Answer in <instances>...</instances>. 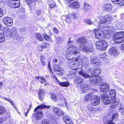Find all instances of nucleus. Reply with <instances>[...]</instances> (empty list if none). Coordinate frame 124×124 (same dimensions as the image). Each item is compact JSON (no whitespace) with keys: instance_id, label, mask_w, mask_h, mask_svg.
Returning a JSON list of instances; mask_svg holds the SVG:
<instances>
[{"instance_id":"5fc2aeb1","label":"nucleus","mask_w":124,"mask_h":124,"mask_svg":"<svg viewBox=\"0 0 124 124\" xmlns=\"http://www.w3.org/2000/svg\"><path fill=\"white\" fill-rule=\"evenodd\" d=\"M45 60V58L44 56H41L40 57V60L41 62H44Z\"/></svg>"},{"instance_id":"58836bf2","label":"nucleus","mask_w":124,"mask_h":124,"mask_svg":"<svg viewBox=\"0 0 124 124\" xmlns=\"http://www.w3.org/2000/svg\"><path fill=\"white\" fill-rule=\"evenodd\" d=\"M36 36L37 38L39 41H42L43 40V38L40 34L38 33H37Z\"/></svg>"},{"instance_id":"9b49d317","label":"nucleus","mask_w":124,"mask_h":124,"mask_svg":"<svg viewBox=\"0 0 124 124\" xmlns=\"http://www.w3.org/2000/svg\"><path fill=\"white\" fill-rule=\"evenodd\" d=\"M95 33V37L101 40L104 37L103 31L99 29H95L93 31Z\"/></svg>"},{"instance_id":"412c9836","label":"nucleus","mask_w":124,"mask_h":124,"mask_svg":"<svg viewBox=\"0 0 124 124\" xmlns=\"http://www.w3.org/2000/svg\"><path fill=\"white\" fill-rule=\"evenodd\" d=\"M38 93L39 99L41 101L42 100L44 99V95L45 94L44 90L42 89H39Z\"/></svg>"},{"instance_id":"4468645a","label":"nucleus","mask_w":124,"mask_h":124,"mask_svg":"<svg viewBox=\"0 0 124 124\" xmlns=\"http://www.w3.org/2000/svg\"><path fill=\"white\" fill-rule=\"evenodd\" d=\"M99 88L101 92L106 93L108 91L109 87L108 84L103 83L100 85Z\"/></svg>"},{"instance_id":"72a5a7b5","label":"nucleus","mask_w":124,"mask_h":124,"mask_svg":"<svg viewBox=\"0 0 124 124\" xmlns=\"http://www.w3.org/2000/svg\"><path fill=\"white\" fill-rule=\"evenodd\" d=\"M51 97L53 100L54 102H56L58 101V98L56 95L54 93L51 94Z\"/></svg>"},{"instance_id":"cd10ccee","label":"nucleus","mask_w":124,"mask_h":124,"mask_svg":"<svg viewBox=\"0 0 124 124\" xmlns=\"http://www.w3.org/2000/svg\"><path fill=\"white\" fill-rule=\"evenodd\" d=\"M62 69L58 64H55L53 68V71L54 72H61Z\"/></svg>"},{"instance_id":"69168bd1","label":"nucleus","mask_w":124,"mask_h":124,"mask_svg":"<svg viewBox=\"0 0 124 124\" xmlns=\"http://www.w3.org/2000/svg\"><path fill=\"white\" fill-rule=\"evenodd\" d=\"M66 123L67 124H73V123L72 121L70 120L68 121V122H66Z\"/></svg>"},{"instance_id":"13d9d810","label":"nucleus","mask_w":124,"mask_h":124,"mask_svg":"<svg viewBox=\"0 0 124 124\" xmlns=\"http://www.w3.org/2000/svg\"><path fill=\"white\" fill-rule=\"evenodd\" d=\"M3 12L2 10L0 8V17H1L3 15Z\"/></svg>"},{"instance_id":"c85d7f7f","label":"nucleus","mask_w":124,"mask_h":124,"mask_svg":"<svg viewBox=\"0 0 124 124\" xmlns=\"http://www.w3.org/2000/svg\"><path fill=\"white\" fill-rule=\"evenodd\" d=\"M58 82L61 86L66 87L68 86L70 84L68 81L61 82L59 80H58Z\"/></svg>"},{"instance_id":"0e129e2a","label":"nucleus","mask_w":124,"mask_h":124,"mask_svg":"<svg viewBox=\"0 0 124 124\" xmlns=\"http://www.w3.org/2000/svg\"><path fill=\"white\" fill-rule=\"evenodd\" d=\"M43 47H42V46H39L38 47L39 50V51H42L43 50Z\"/></svg>"},{"instance_id":"6e6552de","label":"nucleus","mask_w":124,"mask_h":124,"mask_svg":"<svg viewBox=\"0 0 124 124\" xmlns=\"http://www.w3.org/2000/svg\"><path fill=\"white\" fill-rule=\"evenodd\" d=\"M89 81L93 85H96L101 82V78L99 76H91L89 78Z\"/></svg>"},{"instance_id":"4c0bfd02","label":"nucleus","mask_w":124,"mask_h":124,"mask_svg":"<svg viewBox=\"0 0 124 124\" xmlns=\"http://www.w3.org/2000/svg\"><path fill=\"white\" fill-rule=\"evenodd\" d=\"M5 40L4 34L2 33H0V43L3 42Z\"/></svg>"},{"instance_id":"c03bdc74","label":"nucleus","mask_w":124,"mask_h":124,"mask_svg":"<svg viewBox=\"0 0 124 124\" xmlns=\"http://www.w3.org/2000/svg\"><path fill=\"white\" fill-rule=\"evenodd\" d=\"M90 8L91 6L87 2H85L84 3V8L85 9H89Z\"/></svg>"},{"instance_id":"864d4df0","label":"nucleus","mask_w":124,"mask_h":124,"mask_svg":"<svg viewBox=\"0 0 124 124\" xmlns=\"http://www.w3.org/2000/svg\"><path fill=\"white\" fill-rule=\"evenodd\" d=\"M85 22L88 24H92V22L90 20L87 19L86 20Z\"/></svg>"},{"instance_id":"052dcab7","label":"nucleus","mask_w":124,"mask_h":124,"mask_svg":"<svg viewBox=\"0 0 124 124\" xmlns=\"http://www.w3.org/2000/svg\"><path fill=\"white\" fill-rule=\"evenodd\" d=\"M48 69H49L50 71L51 72V67H50V62H48Z\"/></svg>"},{"instance_id":"c756f323","label":"nucleus","mask_w":124,"mask_h":124,"mask_svg":"<svg viewBox=\"0 0 124 124\" xmlns=\"http://www.w3.org/2000/svg\"><path fill=\"white\" fill-rule=\"evenodd\" d=\"M94 96L92 93L87 94L84 97L85 101H87L90 99L92 98Z\"/></svg>"},{"instance_id":"ddd939ff","label":"nucleus","mask_w":124,"mask_h":124,"mask_svg":"<svg viewBox=\"0 0 124 124\" xmlns=\"http://www.w3.org/2000/svg\"><path fill=\"white\" fill-rule=\"evenodd\" d=\"M74 83L78 87H80L83 84V80L81 77H77L74 79Z\"/></svg>"},{"instance_id":"8fccbe9b","label":"nucleus","mask_w":124,"mask_h":124,"mask_svg":"<svg viewBox=\"0 0 124 124\" xmlns=\"http://www.w3.org/2000/svg\"><path fill=\"white\" fill-rule=\"evenodd\" d=\"M49 44L48 43H46L44 42L43 43V45H42V47L43 48H46L48 46Z\"/></svg>"},{"instance_id":"aec40b11","label":"nucleus","mask_w":124,"mask_h":124,"mask_svg":"<svg viewBox=\"0 0 124 124\" xmlns=\"http://www.w3.org/2000/svg\"><path fill=\"white\" fill-rule=\"evenodd\" d=\"M78 17L77 15L75 14H72L70 15L66 16L65 18V21L67 23H69L71 21L70 17L74 19H76Z\"/></svg>"},{"instance_id":"20e7f679","label":"nucleus","mask_w":124,"mask_h":124,"mask_svg":"<svg viewBox=\"0 0 124 124\" xmlns=\"http://www.w3.org/2000/svg\"><path fill=\"white\" fill-rule=\"evenodd\" d=\"M109 94L112 98V104L111 107L114 108L119 104V101L118 99L115 98L116 95L115 90L114 89L111 90L109 92Z\"/></svg>"},{"instance_id":"e2e57ef3","label":"nucleus","mask_w":124,"mask_h":124,"mask_svg":"<svg viewBox=\"0 0 124 124\" xmlns=\"http://www.w3.org/2000/svg\"><path fill=\"white\" fill-rule=\"evenodd\" d=\"M41 124H49V123L47 122H46L44 120H43Z\"/></svg>"},{"instance_id":"f8f14e48","label":"nucleus","mask_w":124,"mask_h":124,"mask_svg":"<svg viewBox=\"0 0 124 124\" xmlns=\"http://www.w3.org/2000/svg\"><path fill=\"white\" fill-rule=\"evenodd\" d=\"M8 5L10 7L15 8L19 7L20 5L19 0H8Z\"/></svg>"},{"instance_id":"b1692460","label":"nucleus","mask_w":124,"mask_h":124,"mask_svg":"<svg viewBox=\"0 0 124 124\" xmlns=\"http://www.w3.org/2000/svg\"><path fill=\"white\" fill-rule=\"evenodd\" d=\"M112 8L111 4L109 3L105 4L104 6V10L107 11H111Z\"/></svg>"},{"instance_id":"473e14b6","label":"nucleus","mask_w":124,"mask_h":124,"mask_svg":"<svg viewBox=\"0 0 124 124\" xmlns=\"http://www.w3.org/2000/svg\"><path fill=\"white\" fill-rule=\"evenodd\" d=\"M3 98L5 100L9 102L11 104V105H12V106L15 109H16V108L15 106V104H14L13 103V102L12 100L10 99H8L6 97H4Z\"/></svg>"},{"instance_id":"423d86ee","label":"nucleus","mask_w":124,"mask_h":124,"mask_svg":"<svg viewBox=\"0 0 124 124\" xmlns=\"http://www.w3.org/2000/svg\"><path fill=\"white\" fill-rule=\"evenodd\" d=\"M8 35L9 36L15 37V39L18 40H19L21 37L17 33V29L14 27H13L7 30Z\"/></svg>"},{"instance_id":"79ce46f5","label":"nucleus","mask_w":124,"mask_h":124,"mask_svg":"<svg viewBox=\"0 0 124 124\" xmlns=\"http://www.w3.org/2000/svg\"><path fill=\"white\" fill-rule=\"evenodd\" d=\"M76 73L73 72H70V73L69 75V77L70 78H73L76 76Z\"/></svg>"},{"instance_id":"680f3d73","label":"nucleus","mask_w":124,"mask_h":124,"mask_svg":"<svg viewBox=\"0 0 124 124\" xmlns=\"http://www.w3.org/2000/svg\"><path fill=\"white\" fill-rule=\"evenodd\" d=\"M37 13L38 15H39L41 14V11L40 10H39L37 11Z\"/></svg>"},{"instance_id":"2eb2a0df","label":"nucleus","mask_w":124,"mask_h":124,"mask_svg":"<svg viewBox=\"0 0 124 124\" xmlns=\"http://www.w3.org/2000/svg\"><path fill=\"white\" fill-rule=\"evenodd\" d=\"M101 99L103 103L105 104H108L111 102L112 103L110 98L106 94L103 95L101 96Z\"/></svg>"},{"instance_id":"9d476101","label":"nucleus","mask_w":124,"mask_h":124,"mask_svg":"<svg viewBox=\"0 0 124 124\" xmlns=\"http://www.w3.org/2000/svg\"><path fill=\"white\" fill-rule=\"evenodd\" d=\"M112 19L111 17L108 15L102 16L99 19V23L107 24L109 23Z\"/></svg>"},{"instance_id":"a878e982","label":"nucleus","mask_w":124,"mask_h":124,"mask_svg":"<svg viewBox=\"0 0 124 124\" xmlns=\"http://www.w3.org/2000/svg\"><path fill=\"white\" fill-rule=\"evenodd\" d=\"M79 3L77 1H74L71 3L70 4V5L71 6V7L73 8H77L79 6Z\"/></svg>"},{"instance_id":"1a4fd4ad","label":"nucleus","mask_w":124,"mask_h":124,"mask_svg":"<svg viewBox=\"0 0 124 124\" xmlns=\"http://www.w3.org/2000/svg\"><path fill=\"white\" fill-rule=\"evenodd\" d=\"M96 48L101 50H105L108 46L107 42L104 40H100L97 41L95 44Z\"/></svg>"},{"instance_id":"4d7b16f0","label":"nucleus","mask_w":124,"mask_h":124,"mask_svg":"<svg viewBox=\"0 0 124 124\" xmlns=\"http://www.w3.org/2000/svg\"><path fill=\"white\" fill-rule=\"evenodd\" d=\"M31 108V107H29V109H27V112L26 113L24 112V114H25V116H27V114L29 113V111L30 110Z\"/></svg>"},{"instance_id":"f704fd0d","label":"nucleus","mask_w":124,"mask_h":124,"mask_svg":"<svg viewBox=\"0 0 124 124\" xmlns=\"http://www.w3.org/2000/svg\"><path fill=\"white\" fill-rule=\"evenodd\" d=\"M48 4L50 5V8H52L55 6V4L54 1L51 0H48Z\"/></svg>"},{"instance_id":"ea45409f","label":"nucleus","mask_w":124,"mask_h":124,"mask_svg":"<svg viewBox=\"0 0 124 124\" xmlns=\"http://www.w3.org/2000/svg\"><path fill=\"white\" fill-rule=\"evenodd\" d=\"M63 120L66 123V122L69 121L70 119V117L68 115L64 116L63 117Z\"/></svg>"},{"instance_id":"338daca9","label":"nucleus","mask_w":124,"mask_h":124,"mask_svg":"<svg viewBox=\"0 0 124 124\" xmlns=\"http://www.w3.org/2000/svg\"><path fill=\"white\" fill-rule=\"evenodd\" d=\"M120 48L121 50L124 51V44L122 45Z\"/></svg>"},{"instance_id":"f3484780","label":"nucleus","mask_w":124,"mask_h":124,"mask_svg":"<svg viewBox=\"0 0 124 124\" xmlns=\"http://www.w3.org/2000/svg\"><path fill=\"white\" fill-rule=\"evenodd\" d=\"M112 27L109 26L105 27H104L103 32L104 35H109V36L111 35L113 32L112 30Z\"/></svg>"},{"instance_id":"bf43d9fd","label":"nucleus","mask_w":124,"mask_h":124,"mask_svg":"<svg viewBox=\"0 0 124 124\" xmlns=\"http://www.w3.org/2000/svg\"><path fill=\"white\" fill-rule=\"evenodd\" d=\"M25 30V28L23 27H22L19 29V31L20 32H23Z\"/></svg>"},{"instance_id":"bb28decb","label":"nucleus","mask_w":124,"mask_h":124,"mask_svg":"<svg viewBox=\"0 0 124 124\" xmlns=\"http://www.w3.org/2000/svg\"><path fill=\"white\" fill-rule=\"evenodd\" d=\"M79 88L82 89L83 92L85 93L87 92L89 89V87L87 85H84L83 84Z\"/></svg>"},{"instance_id":"0eeeda50","label":"nucleus","mask_w":124,"mask_h":124,"mask_svg":"<svg viewBox=\"0 0 124 124\" xmlns=\"http://www.w3.org/2000/svg\"><path fill=\"white\" fill-rule=\"evenodd\" d=\"M109 118L106 119V124H118V114L116 113L114 114L112 117L110 116H108L106 118Z\"/></svg>"},{"instance_id":"de8ad7c7","label":"nucleus","mask_w":124,"mask_h":124,"mask_svg":"<svg viewBox=\"0 0 124 124\" xmlns=\"http://www.w3.org/2000/svg\"><path fill=\"white\" fill-rule=\"evenodd\" d=\"M38 81L41 82L42 83H43L46 82L45 78L44 77L42 76H41V79L40 80H39Z\"/></svg>"},{"instance_id":"4be33fe9","label":"nucleus","mask_w":124,"mask_h":124,"mask_svg":"<svg viewBox=\"0 0 124 124\" xmlns=\"http://www.w3.org/2000/svg\"><path fill=\"white\" fill-rule=\"evenodd\" d=\"M79 74L82 76L84 78H89L90 75H89L88 73V72L87 71L86 69L84 71H82L81 72H79Z\"/></svg>"},{"instance_id":"5701e85b","label":"nucleus","mask_w":124,"mask_h":124,"mask_svg":"<svg viewBox=\"0 0 124 124\" xmlns=\"http://www.w3.org/2000/svg\"><path fill=\"white\" fill-rule=\"evenodd\" d=\"M91 63L94 64L99 63L100 62V60H99L95 56L91 57Z\"/></svg>"},{"instance_id":"a211bd4d","label":"nucleus","mask_w":124,"mask_h":124,"mask_svg":"<svg viewBox=\"0 0 124 124\" xmlns=\"http://www.w3.org/2000/svg\"><path fill=\"white\" fill-rule=\"evenodd\" d=\"M108 52L110 54L113 55L115 56H117L119 54V52L116 49L115 47L110 48Z\"/></svg>"},{"instance_id":"7ed1b4c3","label":"nucleus","mask_w":124,"mask_h":124,"mask_svg":"<svg viewBox=\"0 0 124 124\" xmlns=\"http://www.w3.org/2000/svg\"><path fill=\"white\" fill-rule=\"evenodd\" d=\"M50 106H47L43 104H40L37 107L34 109V111L36 112L34 115L37 120L41 119L42 118L43 114L41 110L42 109L45 108H48Z\"/></svg>"},{"instance_id":"e433bc0d","label":"nucleus","mask_w":124,"mask_h":124,"mask_svg":"<svg viewBox=\"0 0 124 124\" xmlns=\"http://www.w3.org/2000/svg\"><path fill=\"white\" fill-rule=\"evenodd\" d=\"M43 36L45 40L49 41H51V39L49 36L47 35L45 33L43 34Z\"/></svg>"},{"instance_id":"603ef678","label":"nucleus","mask_w":124,"mask_h":124,"mask_svg":"<svg viewBox=\"0 0 124 124\" xmlns=\"http://www.w3.org/2000/svg\"><path fill=\"white\" fill-rule=\"evenodd\" d=\"M53 30L54 33L55 34H58L59 33V31L58 29L55 28H53Z\"/></svg>"},{"instance_id":"3c124183","label":"nucleus","mask_w":124,"mask_h":124,"mask_svg":"<svg viewBox=\"0 0 124 124\" xmlns=\"http://www.w3.org/2000/svg\"><path fill=\"white\" fill-rule=\"evenodd\" d=\"M60 109L59 108L57 107H55L53 109V111L54 112L56 113L57 114L59 111V110Z\"/></svg>"},{"instance_id":"f03ea898","label":"nucleus","mask_w":124,"mask_h":124,"mask_svg":"<svg viewBox=\"0 0 124 124\" xmlns=\"http://www.w3.org/2000/svg\"><path fill=\"white\" fill-rule=\"evenodd\" d=\"M87 38L82 37L77 39V42L79 43V48L81 50L84 52H91L93 48V46L88 43Z\"/></svg>"},{"instance_id":"774afa93","label":"nucleus","mask_w":124,"mask_h":124,"mask_svg":"<svg viewBox=\"0 0 124 124\" xmlns=\"http://www.w3.org/2000/svg\"><path fill=\"white\" fill-rule=\"evenodd\" d=\"M41 77L39 76H37L35 78L37 80H40L41 79Z\"/></svg>"},{"instance_id":"7c9ffc66","label":"nucleus","mask_w":124,"mask_h":124,"mask_svg":"<svg viewBox=\"0 0 124 124\" xmlns=\"http://www.w3.org/2000/svg\"><path fill=\"white\" fill-rule=\"evenodd\" d=\"M6 110L5 108L3 106H0V115H2L5 113Z\"/></svg>"},{"instance_id":"a18cd8bd","label":"nucleus","mask_w":124,"mask_h":124,"mask_svg":"<svg viewBox=\"0 0 124 124\" xmlns=\"http://www.w3.org/2000/svg\"><path fill=\"white\" fill-rule=\"evenodd\" d=\"M119 111L122 114L123 113L124 111V108L123 106L120 105V106L118 107Z\"/></svg>"},{"instance_id":"09e8293b","label":"nucleus","mask_w":124,"mask_h":124,"mask_svg":"<svg viewBox=\"0 0 124 124\" xmlns=\"http://www.w3.org/2000/svg\"><path fill=\"white\" fill-rule=\"evenodd\" d=\"M65 114V113L61 109H60L59 110V111L57 114V115L59 116H62L64 115Z\"/></svg>"},{"instance_id":"39448f33","label":"nucleus","mask_w":124,"mask_h":124,"mask_svg":"<svg viewBox=\"0 0 124 124\" xmlns=\"http://www.w3.org/2000/svg\"><path fill=\"white\" fill-rule=\"evenodd\" d=\"M115 42L119 43L124 41V32H119L115 33L113 37Z\"/></svg>"},{"instance_id":"49530a36","label":"nucleus","mask_w":124,"mask_h":124,"mask_svg":"<svg viewBox=\"0 0 124 124\" xmlns=\"http://www.w3.org/2000/svg\"><path fill=\"white\" fill-rule=\"evenodd\" d=\"M62 40V38L58 36L56 38L55 41L57 43H59Z\"/></svg>"},{"instance_id":"a19ab883","label":"nucleus","mask_w":124,"mask_h":124,"mask_svg":"<svg viewBox=\"0 0 124 124\" xmlns=\"http://www.w3.org/2000/svg\"><path fill=\"white\" fill-rule=\"evenodd\" d=\"M94 74L97 75L100 73L101 70L100 69L97 68L94 70Z\"/></svg>"},{"instance_id":"f257e3e1","label":"nucleus","mask_w":124,"mask_h":124,"mask_svg":"<svg viewBox=\"0 0 124 124\" xmlns=\"http://www.w3.org/2000/svg\"><path fill=\"white\" fill-rule=\"evenodd\" d=\"M66 54L68 56H77L72 58L68 62V64H77L80 60L79 52L78 48L73 45L70 46L68 48L66 51Z\"/></svg>"},{"instance_id":"37998d69","label":"nucleus","mask_w":124,"mask_h":124,"mask_svg":"<svg viewBox=\"0 0 124 124\" xmlns=\"http://www.w3.org/2000/svg\"><path fill=\"white\" fill-rule=\"evenodd\" d=\"M88 73L92 74H94V70H93L91 68H88L86 69Z\"/></svg>"},{"instance_id":"dca6fc26","label":"nucleus","mask_w":124,"mask_h":124,"mask_svg":"<svg viewBox=\"0 0 124 124\" xmlns=\"http://www.w3.org/2000/svg\"><path fill=\"white\" fill-rule=\"evenodd\" d=\"M3 21L5 25L8 26H11L13 24L12 20L11 18L8 17H4L3 18Z\"/></svg>"},{"instance_id":"c9c22d12","label":"nucleus","mask_w":124,"mask_h":124,"mask_svg":"<svg viewBox=\"0 0 124 124\" xmlns=\"http://www.w3.org/2000/svg\"><path fill=\"white\" fill-rule=\"evenodd\" d=\"M87 109H88L90 112H93L95 111V108L90 105H88L87 107Z\"/></svg>"},{"instance_id":"6e6d98bb","label":"nucleus","mask_w":124,"mask_h":124,"mask_svg":"<svg viewBox=\"0 0 124 124\" xmlns=\"http://www.w3.org/2000/svg\"><path fill=\"white\" fill-rule=\"evenodd\" d=\"M71 39V38H69V40L68 42V43L70 45H71L73 43V42L72 41L70 40V39Z\"/></svg>"},{"instance_id":"393cba45","label":"nucleus","mask_w":124,"mask_h":124,"mask_svg":"<svg viewBox=\"0 0 124 124\" xmlns=\"http://www.w3.org/2000/svg\"><path fill=\"white\" fill-rule=\"evenodd\" d=\"M111 1L114 4H118L120 6L124 5V0H111Z\"/></svg>"},{"instance_id":"2f4dec72","label":"nucleus","mask_w":124,"mask_h":124,"mask_svg":"<svg viewBox=\"0 0 124 124\" xmlns=\"http://www.w3.org/2000/svg\"><path fill=\"white\" fill-rule=\"evenodd\" d=\"M69 66L71 68L72 70H81V69L79 68H74L75 67H76V65L77 64H68Z\"/></svg>"},{"instance_id":"6ab92c4d","label":"nucleus","mask_w":124,"mask_h":124,"mask_svg":"<svg viewBox=\"0 0 124 124\" xmlns=\"http://www.w3.org/2000/svg\"><path fill=\"white\" fill-rule=\"evenodd\" d=\"M91 101V104L93 106H96L100 102V99L98 97L96 96H94Z\"/></svg>"}]
</instances>
